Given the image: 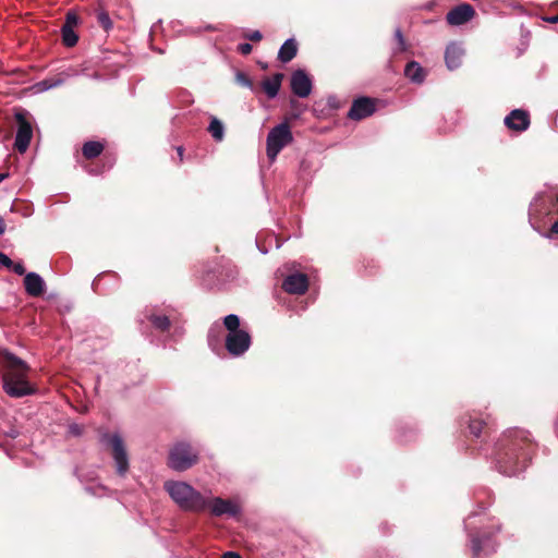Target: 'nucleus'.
Listing matches in <instances>:
<instances>
[{
    "instance_id": "obj_1",
    "label": "nucleus",
    "mask_w": 558,
    "mask_h": 558,
    "mask_svg": "<svg viewBox=\"0 0 558 558\" xmlns=\"http://www.w3.org/2000/svg\"><path fill=\"white\" fill-rule=\"evenodd\" d=\"M465 423L464 434L472 449L489 458L500 474L515 476L526 469L536 447L527 430L509 428L490 445L486 441L490 427L484 418L470 415Z\"/></svg>"
},
{
    "instance_id": "obj_2",
    "label": "nucleus",
    "mask_w": 558,
    "mask_h": 558,
    "mask_svg": "<svg viewBox=\"0 0 558 558\" xmlns=\"http://www.w3.org/2000/svg\"><path fill=\"white\" fill-rule=\"evenodd\" d=\"M473 558H482L496 551L498 544L493 536L500 531V524L490 521L484 511H474L464 520Z\"/></svg>"
},
{
    "instance_id": "obj_3",
    "label": "nucleus",
    "mask_w": 558,
    "mask_h": 558,
    "mask_svg": "<svg viewBox=\"0 0 558 558\" xmlns=\"http://www.w3.org/2000/svg\"><path fill=\"white\" fill-rule=\"evenodd\" d=\"M4 365L8 368L2 377L3 390L12 398H22L31 396L35 389L26 380L28 366L25 361L5 350L2 353Z\"/></svg>"
},
{
    "instance_id": "obj_4",
    "label": "nucleus",
    "mask_w": 558,
    "mask_h": 558,
    "mask_svg": "<svg viewBox=\"0 0 558 558\" xmlns=\"http://www.w3.org/2000/svg\"><path fill=\"white\" fill-rule=\"evenodd\" d=\"M163 489L180 510L193 513L205 511L206 494L197 490L190 483L169 480L165 482Z\"/></svg>"
},
{
    "instance_id": "obj_5",
    "label": "nucleus",
    "mask_w": 558,
    "mask_h": 558,
    "mask_svg": "<svg viewBox=\"0 0 558 558\" xmlns=\"http://www.w3.org/2000/svg\"><path fill=\"white\" fill-rule=\"evenodd\" d=\"M141 322H147L151 329L171 341H178L183 336V328L177 325L169 315L161 310L150 307L142 313Z\"/></svg>"
},
{
    "instance_id": "obj_6",
    "label": "nucleus",
    "mask_w": 558,
    "mask_h": 558,
    "mask_svg": "<svg viewBox=\"0 0 558 558\" xmlns=\"http://www.w3.org/2000/svg\"><path fill=\"white\" fill-rule=\"evenodd\" d=\"M199 450L186 440L177 441L169 451L168 466L177 472L191 469L198 461Z\"/></svg>"
},
{
    "instance_id": "obj_7",
    "label": "nucleus",
    "mask_w": 558,
    "mask_h": 558,
    "mask_svg": "<svg viewBox=\"0 0 558 558\" xmlns=\"http://www.w3.org/2000/svg\"><path fill=\"white\" fill-rule=\"evenodd\" d=\"M99 440L111 448L117 475L125 477L130 469V459L122 436L119 433H102Z\"/></svg>"
},
{
    "instance_id": "obj_8",
    "label": "nucleus",
    "mask_w": 558,
    "mask_h": 558,
    "mask_svg": "<svg viewBox=\"0 0 558 558\" xmlns=\"http://www.w3.org/2000/svg\"><path fill=\"white\" fill-rule=\"evenodd\" d=\"M558 213V193L549 195L542 199H535L530 206L529 220L534 230L539 232L544 238L550 239L553 235L558 238V219L551 225L549 232H541L539 227L536 225L538 216L546 214V211Z\"/></svg>"
},
{
    "instance_id": "obj_9",
    "label": "nucleus",
    "mask_w": 558,
    "mask_h": 558,
    "mask_svg": "<svg viewBox=\"0 0 558 558\" xmlns=\"http://www.w3.org/2000/svg\"><path fill=\"white\" fill-rule=\"evenodd\" d=\"M293 141L290 126L282 122L274 126L267 134L266 153L270 160H275L283 147Z\"/></svg>"
},
{
    "instance_id": "obj_10",
    "label": "nucleus",
    "mask_w": 558,
    "mask_h": 558,
    "mask_svg": "<svg viewBox=\"0 0 558 558\" xmlns=\"http://www.w3.org/2000/svg\"><path fill=\"white\" fill-rule=\"evenodd\" d=\"M205 511L208 510L213 517L236 518L242 513V507L233 499H225L218 496L206 495Z\"/></svg>"
},
{
    "instance_id": "obj_11",
    "label": "nucleus",
    "mask_w": 558,
    "mask_h": 558,
    "mask_svg": "<svg viewBox=\"0 0 558 558\" xmlns=\"http://www.w3.org/2000/svg\"><path fill=\"white\" fill-rule=\"evenodd\" d=\"M225 342L230 355L241 356L250 349L252 339L246 330H238L233 333H227Z\"/></svg>"
},
{
    "instance_id": "obj_12",
    "label": "nucleus",
    "mask_w": 558,
    "mask_h": 558,
    "mask_svg": "<svg viewBox=\"0 0 558 558\" xmlns=\"http://www.w3.org/2000/svg\"><path fill=\"white\" fill-rule=\"evenodd\" d=\"M290 87L295 96L306 98L312 93L313 81L305 70L298 69L291 74Z\"/></svg>"
},
{
    "instance_id": "obj_13",
    "label": "nucleus",
    "mask_w": 558,
    "mask_h": 558,
    "mask_svg": "<svg viewBox=\"0 0 558 558\" xmlns=\"http://www.w3.org/2000/svg\"><path fill=\"white\" fill-rule=\"evenodd\" d=\"M15 119L19 126L15 135L14 146L20 153H25L33 137V128L29 121L26 120L24 113L17 112L15 114Z\"/></svg>"
},
{
    "instance_id": "obj_14",
    "label": "nucleus",
    "mask_w": 558,
    "mask_h": 558,
    "mask_svg": "<svg viewBox=\"0 0 558 558\" xmlns=\"http://www.w3.org/2000/svg\"><path fill=\"white\" fill-rule=\"evenodd\" d=\"M375 111V100L366 96H361L353 100L352 106L348 112V118L354 121H361L371 117Z\"/></svg>"
},
{
    "instance_id": "obj_15",
    "label": "nucleus",
    "mask_w": 558,
    "mask_h": 558,
    "mask_svg": "<svg viewBox=\"0 0 558 558\" xmlns=\"http://www.w3.org/2000/svg\"><path fill=\"white\" fill-rule=\"evenodd\" d=\"M474 15L475 11L473 7L469 3H462L451 9L447 13L446 20L449 25L459 26L471 21Z\"/></svg>"
},
{
    "instance_id": "obj_16",
    "label": "nucleus",
    "mask_w": 558,
    "mask_h": 558,
    "mask_svg": "<svg viewBox=\"0 0 558 558\" xmlns=\"http://www.w3.org/2000/svg\"><path fill=\"white\" fill-rule=\"evenodd\" d=\"M308 288V278L305 274L295 272L286 277L282 289L289 294H304Z\"/></svg>"
},
{
    "instance_id": "obj_17",
    "label": "nucleus",
    "mask_w": 558,
    "mask_h": 558,
    "mask_svg": "<svg viewBox=\"0 0 558 558\" xmlns=\"http://www.w3.org/2000/svg\"><path fill=\"white\" fill-rule=\"evenodd\" d=\"M465 50L461 43L452 41L445 50V63L449 71L459 69L462 64Z\"/></svg>"
},
{
    "instance_id": "obj_18",
    "label": "nucleus",
    "mask_w": 558,
    "mask_h": 558,
    "mask_svg": "<svg viewBox=\"0 0 558 558\" xmlns=\"http://www.w3.org/2000/svg\"><path fill=\"white\" fill-rule=\"evenodd\" d=\"M505 124L513 131H525L530 126V116L522 109H514L505 118Z\"/></svg>"
},
{
    "instance_id": "obj_19",
    "label": "nucleus",
    "mask_w": 558,
    "mask_h": 558,
    "mask_svg": "<svg viewBox=\"0 0 558 558\" xmlns=\"http://www.w3.org/2000/svg\"><path fill=\"white\" fill-rule=\"evenodd\" d=\"M24 288L28 295L36 298L44 293L46 282L39 274L31 271L24 277Z\"/></svg>"
},
{
    "instance_id": "obj_20",
    "label": "nucleus",
    "mask_w": 558,
    "mask_h": 558,
    "mask_svg": "<svg viewBox=\"0 0 558 558\" xmlns=\"http://www.w3.org/2000/svg\"><path fill=\"white\" fill-rule=\"evenodd\" d=\"M404 76L413 84L424 83L427 71L416 61H410L404 68Z\"/></svg>"
},
{
    "instance_id": "obj_21",
    "label": "nucleus",
    "mask_w": 558,
    "mask_h": 558,
    "mask_svg": "<svg viewBox=\"0 0 558 558\" xmlns=\"http://www.w3.org/2000/svg\"><path fill=\"white\" fill-rule=\"evenodd\" d=\"M283 76V73L278 72L270 78H266L262 82V87L269 99H274L278 96Z\"/></svg>"
},
{
    "instance_id": "obj_22",
    "label": "nucleus",
    "mask_w": 558,
    "mask_h": 558,
    "mask_svg": "<svg viewBox=\"0 0 558 558\" xmlns=\"http://www.w3.org/2000/svg\"><path fill=\"white\" fill-rule=\"evenodd\" d=\"M298 53V43L294 38H288L278 51V59L282 63H288L295 58Z\"/></svg>"
},
{
    "instance_id": "obj_23",
    "label": "nucleus",
    "mask_w": 558,
    "mask_h": 558,
    "mask_svg": "<svg viewBox=\"0 0 558 558\" xmlns=\"http://www.w3.org/2000/svg\"><path fill=\"white\" fill-rule=\"evenodd\" d=\"M104 148V144L98 141H87L83 144L82 154L86 159H94L102 153Z\"/></svg>"
},
{
    "instance_id": "obj_24",
    "label": "nucleus",
    "mask_w": 558,
    "mask_h": 558,
    "mask_svg": "<svg viewBox=\"0 0 558 558\" xmlns=\"http://www.w3.org/2000/svg\"><path fill=\"white\" fill-rule=\"evenodd\" d=\"M208 132L211 134L213 138L217 142H221L225 137V126H223L222 122L217 118L211 119L209 126H208Z\"/></svg>"
},
{
    "instance_id": "obj_25",
    "label": "nucleus",
    "mask_w": 558,
    "mask_h": 558,
    "mask_svg": "<svg viewBox=\"0 0 558 558\" xmlns=\"http://www.w3.org/2000/svg\"><path fill=\"white\" fill-rule=\"evenodd\" d=\"M61 36H62V41H63L64 46H66V47H73L78 41V36L74 32V28L61 27Z\"/></svg>"
},
{
    "instance_id": "obj_26",
    "label": "nucleus",
    "mask_w": 558,
    "mask_h": 558,
    "mask_svg": "<svg viewBox=\"0 0 558 558\" xmlns=\"http://www.w3.org/2000/svg\"><path fill=\"white\" fill-rule=\"evenodd\" d=\"M395 39H396V46L392 48V54L397 56L399 53L407 51L408 45L405 43V39L403 37V34H402V31L400 27H397L395 29Z\"/></svg>"
},
{
    "instance_id": "obj_27",
    "label": "nucleus",
    "mask_w": 558,
    "mask_h": 558,
    "mask_svg": "<svg viewBox=\"0 0 558 558\" xmlns=\"http://www.w3.org/2000/svg\"><path fill=\"white\" fill-rule=\"evenodd\" d=\"M223 325L228 330V333H233L238 330H242L240 328V317L236 314H229L223 318Z\"/></svg>"
},
{
    "instance_id": "obj_28",
    "label": "nucleus",
    "mask_w": 558,
    "mask_h": 558,
    "mask_svg": "<svg viewBox=\"0 0 558 558\" xmlns=\"http://www.w3.org/2000/svg\"><path fill=\"white\" fill-rule=\"evenodd\" d=\"M97 22L104 28L105 32H110L113 27V22L110 19L108 12L101 10L97 12Z\"/></svg>"
},
{
    "instance_id": "obj_29",
    "label": "nucleus",
    "mask_w": 558,
    "mask_h": 558,
    "mask_svg": "<svg viewBox=\"0 0 558 558\" xmlns=\"http://www.w3.org/2000/svg\"><path fill=\"white\" fill-rule=\"evenodd\" d=\"M235 82H236L239 85H241V86H243V87H245V88H248V89H251V90H253V89H254V85H253L252 80H251V78H250V77H248L244 72H242V71H239V70H238V71L235 72Z\"/></svg>"
},
{
    "instance_id": "obj_30",
    "label": "nucleus",
    "mask_w": 558,
    "mask_h": 558,
    "mask_svg": "<svg viewBox=\"0 0 558 558\" xmlns=\"http://www.w3.org/2000/svg\"><path fill=\"white\" fill-rule=\"evenodd\" d=\"M78 21L80 19L77 14L73 11H69L65 15V21L62 27L75 28L78 24Z\"/></svg>"
},
{
    "instance_id": "obj_31",
    "label": "nucleus",
    "mask_w": 558,
    "mask_h": 558,
    "mask_svg": "<svg viewBox=\"0 0 558 558\" xmlns=\"http://www.w3.org/2000/svg\"><path fill=\"white\" fill-rule=\"evenodd\" d=\"M238 275V268L234 266H229L226 268V277L223 278V281H233L236 279Z\"/></svg>"
},
{
    "instance_id": "obj_32",
    "label": "nucleus",
    "mask_w": 558,
    "mask_h": 558,
    "mask_svg": "<svg viewBox=\"0 0 558 558\" xmlns=\"http://www.w3.org/2000/svg\"><path fill=\"white\" fill-rule=\"evenodd\" d=\"M252 49L253 47L250 43H242L238 45V51L244 56L250 54Z\"/></svg>"
},
{
    "instance_id": "obj_33",
    "label": "nucleus",
    "mask_w": 558,
    "mask_h": 558,
    "mask_svg": "<svg viewBox=\"0 0 558 558\" xmlns=\"http://www.w3.org/2000/svg\"><path fill=\"white\" fill-rule=\"evenodd\" d=\"M69 433L73 436L78 437L82 435L83 428L81 425L74 423L69 426Z\"/></svg>"
},
{
    "instance_id": "obj_34",
    "label": "nucleus",
    "mask_w": 558,
    "mask_h": 558,
    "mask_svg": "<svg viewBox=\"0 0 558 558\" xmlns=\"http://www.w3.org/2000/svg\"><path fill=\"white\" fill-rule=\"evenodd\" d=\"M245 38L252 41H259L263 38V35L259 31H253L245 34Z\"/></svg>"
},
{
    "instance_id": "obj_35",
    "label": "nucleus",
    "mask_w": 558,
    "mask_h": 558,
    "mask_svg": "<svg viewBox=\"0 0 558 558\" xmlns=\"http://www.w3.org/2000/svg\"><path fill=\"white\" fill-rule=\"evenodd\" d=\"M327 105L331 109H338L340 107L339 100L336 95H330L327 97Z\"/></svg>"
},
{
    "instance_id": "obj_36",
    "label": "nucleus",
    "mask_w": 558,
    "mask_h": 558,
    "mask_svg": "<svg viewBox=\"0 0 558 558\" xmlns=\"http://www.w3.org/2000/svg\"><path fill=\"white\" fill-rule=\"evenodd\" d=\"M0 264L7 268H11V266H13L12 259L2 252H0Z\"/></svg>"
},
{
    "instance_id": "obj_37",
    "label": "nucleus",
    "mask_w": 558,
    "mask_h": 558,
    "mask_svg": "<svg viewBox=\"0 0 558 558\" xmlns=\"http://www.w3.org/2000/svg\"><path fill=\"white\" fill-rule=\"evenodd\" d=\"M11 268L19 276L26 275L25 267L22 263H13V266H11Z\"/></svg>"
},
{
    "instance_id": "obj_38",
    "label": "nucleus",
    "mask_w": 558,
    "mask_h": 558,
    "mask_svg": "<svg viewBox=\"0 0 558 558\" xmlns=\"http://www.w3.org/2000/svg\"><path fill=\"white\" fill-rule=\"evenodd\" d=\"M63 82H64V81H63V80H61V78L50 81V84H49V85H47V87H43V88H41V92H45V90H48V89H51V88L58 87V86L62 85V84H63Z\"/></svg>"
},
{
    "instance_id": "obj_39",
    "label": "nucleus",
    "mask_w": 558,
    "mask_h": 558,
    "mask_svg": "<svg viewBox=\"0 0 558 558\" xmlns=\"http://www.w3.org/2000/svg\"><path fill=\"white\" fill-rule=\"evenodd\" d=\"M222 558H242V557L235 551H226L222 555Z\"/></svg>"
},
{
    "instance_id": "obj_40",
    "label": "nucleus",
    "mask_w": 558,
    "mask_h": 558,
    "mask_svg": "<svg viewBox=\"0 0 558 558\" xmlns=\"http://www.w3.org/2000/svg\"><path fill=\"white\" fill-rule=\"evenodd\" d=\"M545 22L550 24H557L558 23V14L553 16H547L543 19Z\"/></svg>"
},
{
    "instance_id": "obj_41",
    "label": "nucleus",
    "mask_w": 558,
    "mask_h": 558,
    "mask_svg": "<svg viewBox=\"0 0 558 558\" xmlns=\"http://www.w3.org/2000/svg\"><path fill=\"white\" fill-rule=\"evenodd\" d=\"M177 153H178V156H179V159H180V162H181L183 160L184 148L182 146H178L177 147Z\"/></svg>"
},
{
    "instance_id": "obj_42",
    "label": "nucleus",
    "mask_w": 558,
    "mask_h": 558,
    "mask_svg": "<svg viewBox=\"0 0 558 558\" xmlns=\"http://www.w3.org/2000/svg\"><path fill=\"white\" fill-rule=\"evenodd\" d=\"M5 232V222L4 219L0 216V235Z\"/></svg>"
},
{
    "instance_id": "obj_43",
    "label": "nucleus",
    "mask_w": 558,
    "mask_h": 558,
    "mask_svg": "<svg viewBox=\"0 0 558 558\" xmlns=\"http://www.w3.org/2000/svg\"><path fill=\"white\" fill-rule=\"evenodd\" d=\"M554 432H555V436L558 439V414H557V417H556V420L554 422Z\"/></svg>"
},
{
    "instance_id": "obj_44",
    "label": "nucleus",
    "mask_w": 558,
    "mask_h": 558,
    "mask_svg": "<svg viewBox=\"0 0 558 558\" xmlns=\"http://www.w3.org/2000/svg\"><path fill=\"white\" fill-rule=\"evenodd\" d=\"M50 84V80H45L38 84L39 89L41 90L43 87H47V85Z\"/></svg>"
},
{
    "instance_id": "obj_45",
    "label": "nucleus",
    "mask_w": 558,
    "mask_h": 558,
    "mask_svg": "<svg viewBox=\"0 0 558 558\" xmlns=\"http://www.w3.org/2000/svg\"><path fill=\"white\" fill-rule=\"evenodd\" d=\"M97 284H98V278H95L93 283H92V288L95 292H98V288H97Z\"/></svg>"
},
{
    "instance_id": "obj_46",
    "label": "nucleus",
    "mask_w": 558,
    "mask_h": 558,
    "mask_svg": "<svg viewBox=\"0 0 558 558\" xmlns=\"http://www.w3.org/2000/svg\"><path fill=\"white\" fill-rule=\"evenodd\" d=\"M9 172H3V173H0V182L4 181L5 179L9 178Z\"/></svg>"
},
{
    "instance_id": "obj_47",
    "label": "nucleus",
    "mask_w": 558,
    "mask_h": 558,
    "mask_svg": "<svg viewBox=\"0 0 558 558\" xmlns=\"http://www.w3.org/2000/svg\"><path fill=\"white\" fill-rule=\"evenodd\" d=\"M399 437H400V439H401L402 441H409V439H408L404 435H402V434H400V436H399Z\"/></svg>"
},
{
    "instance_id": "obj_48",
    "label": "nucleus",
    "mask_w": 558,
    "mask_h": 558,
    "mask_svg": "<svg viewBox=\"0 0 558 558\" xmlns=\"http://www.w3.org/2000/svg\"><path fill=\"white\" fill-rule=\"evenodd\" d=\"M206 29L210 31L213 27L210 25L206 26Z\"/></svg>"
}]
</instances>
